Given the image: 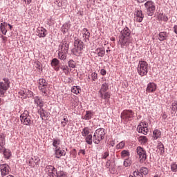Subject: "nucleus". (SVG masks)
Returning <instances> with one entry per match:
<instances>
[{
  "label": "nucleus",
  "instance_id": "nucleus-1",
  "mask_svg": "<svg viewBox=\"0 0 177 177\" xmlns=\"http://www.w3.org/2000/svg\"><path fill=\"white\" fill-rule=\"evenodd\" d=\"M132 39H131V30L128 27H125L120 32V35L119 36L118 44L120 45L121 48H128L129 44H131Z\"/></svg>",
  "mask_w": 177,
  "mask_h": 177
},
{
  "label": "nucleus",
  "instance_id": "nucleus-2",
  "mask_svg": "<svg viewBox=\"0 0 177 177\" xmlns=\"http://www.w3.org/2000/svg\"><path fill=\"white\" fill-rule=\"evenodd\" d=\"M68 48L70 45L68 42L63 41L59 46L58 57L60 60H66L67 59V53H68Z\"/></svg>",
  "mask_w": 177,
  "mask_h": 177
},
{
  "label": "nucleus",
  "instance_id": "nucleus-3",
  "mask_svg": "<svg viewBox=\"0 0 177 177\" xmlns=\"http://www.w3.org/2000/svg\"><path fill=\"white\" fill-rule=\"evenodd\" d=\"M104 136H106V130L103 128L97 129L93 135V143L99 145L104 139Z\"/></svg>",
  "mask_w": 177,
  "mask_h": 177
},
{
  "label": "nucleus",
  "instance_id": "nucleus-4",
  "mask_svg": "<svg viewBox=\"0 0 177 177\" xmlns=\"http://www.w3.org/2000/svg\"><path fill=\"white\" fill-rule=\"evenodd\" d=\"M138 73L141 77L147 75L149 71V64L145 61H140L138 66Z\"/></svg>",
  "mask_w": 177,
  "mask_h": 177
},
{
  "label": "nucleus",
  "instance_id": "nucleus-5",
  "mask_svg": "<svg viewBox=\"0 0 177 177\" xmlns=\"http://www.w3.org/2000/svg\"><path fill=\"white\" fill-rule=\"evenodd\" d=\"M147 15L148 16H153L156 12V3L153 1H148L145 3Z\"/></svg>",
  "mask_w": 177,
  "mask_h": 177
},
{
  "label": "nucleus",
  "instance_id": "nucleus-6",
  "mask_svg": "<svg viewBox=\"0 0 177 177\" xmlns=\"http://www.w3.org/2000/svg\"><path fill=\"white\" fill-rule=\"evenodd\" d=\"M21 122L24 125L30 127L31 125V116L28 111H24V112L20 115Z\"/></svg>",
  "mask_w": 177,
  "mask_h": 177
},
{
  "label": "nucleus",
  "instance_id": "nucleus-7",
  "mask_svg": "<svg viewBox=\"0 0 177 177\" xmlns=\"http://www.w3.org/2000/svg\"><path fill=\"white\" fill-rule=\"evenodd\" d=\"M39 89L43 93V96H48V82L45 79H39Z\"/></svg>",
  "mask_w": 177,
  "mask_h": 177
},
{
  "label": "nucleus",
  "instance_id": "nucleus-8",
  "mask_svg": "<svg viewBox=\"0 0 177 177\" xmlns=\"http://www.w3.org/2000/svg\"><path fill=\"white\" fill-rule=\"evenodd\" d=\"M10 82L8 79H3V81L0 82V96H3L6 93V91L9 89Z\"/></svg>",
  "mask_w": 177,
  "mask_h": 177
},
{
  "label": "nucleus",
  "instance_id": "nucleus-9",
  "mask_svg": "<svg viewBox=\"0 0 177 177\" xmlns=\"http://www.w3.org/2000/svg\"><path fill=\"white\" fill-rule=\"evenodd\" d=\"M137 153L139 156L140 162H145L146 161V158H147V154L146 153V150L142 148V147H137Z\"/></svg>",
  "mask_w": 177,
  "mask_h": 177
},
{
  "label": "nucleus",
  "instance_id": "nucleus-10",
  "mask_svg": "<svg viewBox=\"0 0 177 177\" xmlns=\"http://www.w3.org/2000/svg\"><path fill=\"white\" fill-rule=\"evenodd\" d=\"M133 115H135V113H133L132 110H124L123 113H121V118L131 121L133 118Z\"/></svg>",
  "mask_w": 177,
  "mask_h": 177
},
{
  "label": "nucleus",
  "instance_id": "nucleus-11",
  "mask_svg": "<svg viewBox=\"0 0 177 177\" xmlns=\"http://www.w3.org/2000/svg\"><path fill=\"white\" fill-rule=\"evenodd\" d=\"M45 171L50 177H53V175H55L56 172H57V170L56 169V168H55V167L52 165L46 166Z\"/></svg>",
  "mask_w": 177,
  "mask_h": 177
},
{
  "label": "nucleus",
  "instance_id": "nucleus-12",
  "mask_svg": "<svg viewBox=\"0 0 177 177\" xmlns=\"http://www.w3.org/2000/svg\"><path fill=\"white\" fill-rule=\"evenodd\" d=\"M83 40L85 42H89V38L91 37V32L87 28H83L81 31Z\"/></svg>",
  "mask_w": 177,
  "mask_h": 177
},
{
  "label": "nucleus",
  "instance_id": "nucleus-13",
  "mask_svg": "<svg viewBox=\"0 0 177 177\" xmlns=\"http://www.w3.org/2000/svg\"><path fill=\"white\" fill-rule=\"evenodd\" d=\"M10 170V168L7 164H3L0 165V171L1 172L2 176H6V175L9 174Z\"/></svg>",
  "mask_w": 177,
  "mask_h": 177
},
{
  "label": "nucleus",
  "instance_id": "nucleus-14",
  "mask_svg": "<svg viewBox=\"0 0 177 177\" xmlns=\"http://www.w3.org/2000/svg\"><path fill=\"white\" fill-rule=\"evenodd\" d=\"M46 29L44 27H39L37 30V34L39 38H45L46 37Z\"/></svg>",
  "mask_w": 177,
  "mask_h": 177
},
{
  "label": "nucleus",
  "instance_id": "nucleus-15",
  "mask_svg": "<svg viewBox=\"0 0 177 177\" xmlns=\"http://www.w3.org/2000/svg\"><path fill=\"white\" fill-rule=\"evenodd\" d=\"M144 17L145 16L143 15L142 10H137L135 14L134 20L138 23H142V21H143Z\"/></svg>",
  "mask_w": 177,
  "mask_h": 177
},
{
  "label": "nucleus",
  "instance_id": "nucleus-16",
  "mask_svg": "<svg viewBox=\"0 0 177 177\" xmlns=\"http://www.w3.org/2000/svg\"><path fill=\"white\" fill-rule=\"evenodd\" d=\"M59 64H60V61H59L57 58H54L52 59L51 66L55 71H59V70H60V66H59Z\"/></svg>",
  "mask_w": 177,
  "mask_h": 177
},
{
  "label": "nucleus",
  "instance_id": "nucleus-17",
  "mask_svg": "<svg viewBox=\"0 0 177 177\" xmlns=\"http://www.w3.org/2000/svg\"><path fill=\"white\" fill-rule=\"evenodd\" d=\"M157 89V85L154 83H149L147 87V92L149 93L151 92H155Z\"/></svg>",
  "mask_w": 177,
  "mask_h": 177
},
{
  "label": "nucleus",
  "instance_id": "nucleus-18",
  "mask_svg": "<svg viewBox=\"0 0 177 177\" xmlns=\"http://www.w3.org/2000/svg\"><path fill=\"white\" fill-rule=\"evenodd\" d=\"M55 157L57 158H60L62 156H66V151L63 149H60V148L55 149Z\"/></svg>",
  "mask_w": 177,
  "mask_h": 177
},
{
  "label": "nucleus",
  "instance_id": "nucleus-19",
  "mask_svg": "<svg viewBox=\"0 0 177 177\" xmlns=\"http://www.w3.org/2000/svg\"><path fill=\"white\" fill-rule=\"evenodd\" d=\"M34 102L35 104H37V107H44V101L39 97H35Z\"/></svg>",
  "mask_w": 177,
  "mask_h": 177
},
{
  "label": "nucleus",
  "instance_id": "nucleus-20",
  "mask_svg": "<svg viewBox=\"0 0 177 177\" xmlns=\"http://www.w3.org/2000/svg\"><path fill=\"white\" fill-rule=\"evenodd\" d=\"M107 91H109V82L104 80L99 92H107Z\"/></svg>",
  "mask_w": 177,
  "mask_h": 177
},
{
  "label": "nucleus",
  "instance_id": "nucleus-21",
  "mask_svg": "<svg viewBox=\"0 0 177 177\" xmlns=\"http://www.w3.org/2000/svg\"><path fill=\"white\" fill-rule=\"evenodd\" d=\"M84 48H80V47H75L72 50V53L75 55V56H81L82 55V50Z\"/></svg>",
  "mask_w": 177,
  "mask_h": 177
},
{
  "label": "nucleus",
  "instance_id": "nucleus-22",
  "mask_svg": "<svg viewBox=\"0 0 177 177\" xmlns=\"http://www.w3.org/2000/svg\"><path fill=\"white\" fill-rule=\"evenodd\" d=\"M75 48H79L80 49H84V42L81 41L80 39H77L75 40Z\"/></svg>",
  "mask_w": 177,
  "mask_h": 177
},
{
  "label": "nucleus",
  "instance_id": "nucleus-23",
  "mask_svg": "<svg viewBox=\"0 0 177 177\" xmlns=\"http://www.w3.org/2000/svg\"><path fill=\"white\" fill-rule=\"evenodd\" d=\"M168 38V33L167 32H160L158 35L159 41H166Z\"/></svg>",
  "mask_w": 177,
  "mask_h": 177
},
{
  "label": "nucleus",
  "instance_id": "nucleus-24",
  "mask_svg": "<svg viewBox=\"0 0 177 177\" xmlns=\"http://www.w3.org/2000/svg\"><path fill=\"white\" fill-rule=\"evenodd\" d=\"M100 93V97H101V99H104V100H107V99H110V93L109 92H99Z\"/></svg>",
  "mask_w": 177,
  "mask_h": 177
},
{
  "label": "nucleus",
  "instance_id": "nucleus-25",
  "mask_svg": "<svg viewBox=\"0 0 177 177\" xmlns=\"http://www.w3.org/2000/svg\"><path fill=\"white\" fill-rule=\"evenodd\" d=\"M95 53L100 57H103V56H104V55L106 54V50H104V49L102 48H99L95 50Z\"/></svg>",
  "mask_w": 177,
  "mask_h": 177
},
{
  "label": "nucleus",
  "instance_id": "nucleus-26",
  "mask_svg": "<svg viewBox=\"0 0 177 177\" xmlns=\"http://www.w3.org/2000/svg\"><path fill=\"white\" fill-rule=\"evenodd\" d=\"M158 151L160 154H164L165 153V149L164 148V144H162L161 142L158 143Z\"/></svg>",
  "mask_w": 177,
  "mask_h": 177
},
{
  "label": "nucleus",
  "instance_id": "nucleus-27",
  "mask_svg": "<svg viewBox=\"0 0 177 177\" xmlns=\"http://www.w3.org/2000/svg\"><path fill=\"white\" fill-rule=\"evenodd\" d=\"M153 138L155 140H157V139L161 138V131L158 129H156L153 132Z\"/></svg>",
  "mask_w": 177,
  "mask_h": 177
},
{
  "label": "nucleus",
  "instance_id": "nucleus-28",
  "mask_svg": "<svg viewBox=\"0 0 177 177\" xmlns=\"http://www.w3.org/2000/svg\"><path fill=\"white\" fill-rule=\"evenodd\" d=\"M3 153L7 160H9L10 158V156H12V153L10 152V150L6 149L5 148L3 149Z\"/></svg>",
  "mask_w": 177,
  "mask_h": 177
},
{
  "label": "nucleus",
  "instance_id": "nucleus-29",
  "mask_svg": "<svg viewBox=\"0 0 177 177\" xmlns=\"http://www.w3.org/2000/svg\"><path fill=\"white\" fill-rule=\"evenodd\" d=\"M6 26H8V24L6 22L1 23V26H0V30L1 32H2V34H3L4 35H6V32H8V30H6Z\"/></svg>",
  "mask_w": 177,
  "mask_h": 177
},
{
  "label": "nucleus",
  "instance_id": "nucleus-30",
  "mask_svg": "<svg viewBox=\"0 0 177 177\" xmlns=\"http://www.w3.org/2000/svg\"><path fill=\"white\" fill-rule=\"evenodd\" d=\"M53 177H67V173L63 171H57L55 174L53 175Z\"/></svg>",
  "mask_w": 177,
  "mask_h": 177
},
{
  "label": "nucleus",
  "instance_id": "nucleus-31",
  "mask_svg": "<svg viewBox=\"0 0 177 177\" xmlns=\"http://www.w3.org/2000/svg\"><path fill=\"white\" fill-rule=\"evenodd\" d=\"M131 153H129V151L128 150H123L121 152V157L122 158H129Z\"/></svg>",
  "mask_w": 177,
  "mask_h": 177
},
{
  "label": "nucleus",
  "instance_id": "nucleus-32",
  "mask_svg": "<svg viewBox=\"0 0 177 177\" xmlns=\"http://www.w3.org/2000/svg\"><path fill=\"white\" fill-rule=\"evenodd\" d=\"M171 109V114H175V113H176V111H177V101H174V102H172Z\"/></svg>",
  "mask_w": 177,
  "mask_h": 177
},
{
  "label": "nucleus",
  "instance_id": "nucleus-33",
  "mask_svg": "<svg viewBox=\"0 0 177 177\" xmlns=\"http://www.w3.org/2000/svg\"><path fill=\"white\" fill-rule=\"evenodd\" d=\"M93 117V113L91 111H87L86 112V115H84V120H91Z\"/></svg>",
  "mask_w": 177,
  "mask_h": 177
},
{
  "label": "nucleus",
  "instance_id": "nucleus-34",
  "mask_svg": "<svg viewBox=\"0 0 177 177\" xmlns=\"http://www.w3.org/2000/svg\"><path fill=\"white\" fill-rule=\"evenodd\" d=\"M138 141L141 145H145V143H147V138L145 136H140L138 138Z\"/></svg>",
  "mask_w": 177,
  "mask_h": 177
},
{
  "label": "nucleus",
  "instance_id": "nucleus-35",
  "mask_svg": "<svg viewBox=\"0 0 177 177\" xmlns=\"http://www.w3.org/2000/svg\"><path fill=\"white\" fill-rule=\"evenodd\" d=\"M171 171L172 172L176 173L177 172V164L176 162H174L170 165Z\"/></svg>",
  "mask_w": 177,
  "mask_h": 177
},
{
  "label": "nucleus",
  "instance_id": "nucleus-36",
  "mask_svg": "<svg viewBox=\"0 0 177 177\" xmlns=\"http://www.w3.org/2000/svg\"><path fill=\"white\" fill-rule=\"evenodd\" d=\"M80 87L78 86H74L72 88H71V92L73 93H75V95H78V93H80Z\"/></svg>",
  "mask_w": 177,
  "mask_h": 177
},
{
  "label": "nucleus",
  "instance_id": "nucleus-37",
  "mask_svg": "<svg viewBox=\"0 0 177 177\" xmlns=\"http://www.w3.org/2000/svg\"><path fill=\"white\" fill-rule=\"evenodd\" d=\"M68 67H70L71 68H75V66H77V63H75V62L73 59H70L68 62Z\"/></svg>",
  "mask_w": 177,
  "mask_h": 177
},
{
  "label": "nucleus",
  "instance_id": "nucleus-38",
  "mask_svg": "<svg viewBox=\"0 0 177 177\" xmlns=\"http://www.w3.org/2000/svg\"><path fill=\"white\" fill-rule=\"evenodd\" d=\"M132 164V160L129 158H126L123 162V165L124 167H131V165Z\"/></svg>",
  "mask_w": 177,
  "mask_h": 177
},
{
  "label": "nucleus",
  "instance_id": "nucleus-39",
  "mask_svg": "<svg viewBox=\"0 0 177 177\" xmlns=\"http://www.w3.org/2000/svg\"><path fill=\"white\" fill-rule=\"evenodd\" d=\"M86 142L87 145H92L93 143V140H92V135H88L86 137Z\"/></svg>",
  "mask_w": 177,
  "mask_h": 177
},
{
  "label": "nucleus",
  "instance_id": "nucleus-40",
  "mask_svg": "<svg viewBox=\"0 0 177 177\" xmlns=\"http://www.w3.org/2000/svg\"><path fill=\"white\" fill-rule=\"evenodd\" d=\"M59 145H60V140L55 139L53 140V146L55 147V149H59Z\"/></svg>",
  "mask_w": 177,
  "mask_h": 177
},
{
  "label": "nucleus",
  "instance_id": "nucleus-41",
  "mask_svg": "<svg viewBox=\"0 0 177 177\" xmlns=\"http://www.w3.org/2000/svg\"><path fill=\"white\" fill-rule=\"evenodd\" d=\"M86 135H89V128L85 127L82 129V136H86Z\"/></svg>",
  "mask_w": 177,
  "mask_h": 177
},
{
  "label": "nucleus",
  "instance_id": "nucleus-42",
  "mask_svg": "<svg viewBox=\"0 0 177 177\" xmlns=\"http://www.w3.org/2000/svg\"><path fill=\"white\" fill-rule=\"evenodd\" d=\"M68 123V119L66 117H64V118L61 121L62 127L64 128V127H66V125H67Z\"/></svg>",
  "mask_w": 177,
  "mask_h": 177
},
{
  "label": "nucleus",
  "instance_id": "nucleus-43",
  "mask_svg": "<svg viewBox=\"0 0 177 177\" xmlns=\"http://www.w3.org/2000/svg\"><path fill=\"white\" fill-rule=\"evenodd\" d=\"M140 172L142 174V175H147L149 174V169H147V167H142L140 169Z\"/></svg>",
  "mask_w": 177,
  "mask_h": 177
},
{
  "label": "nucleus",
  "instance_id": "nucleus-44",
  "mask_svg": "<svg viewBox=\"0 0 177 177\" xmlns=\"http://www.w3.org/2000/svg\"><path fill=\"white\" fill-rule=\"evenodd\" d=\"M0 145L5 146V134H0Z\"/></svg>",
  "mask_w": 177,
  "mask_h": 177
},
{
  "label": "nucleus",
  "instance_id": "nucleus-45",
  "mask_svg": "<svg viewBox=\"0 0 177 177\" xmlns=\"http://www.w3.org/2000/svg\"><path fill=\"white\" fill-rule=\"evenodd\" d=\"M124 147H125V142L122 141L116 145V149L118 150H120V149H124Z\"/></svg>",
  "mask_w": 177,
  "mask_h": 177
},
{
  "label": "nucleus",
  "instance_id": "nucleus-46",
  "mask_svg": "<svg viewBox=\"0 0 177 177\" xmlns=\"http://www.w3.org/2000/svg\"><path fill=\"white\" fill-rule=\"evenodd\" d=\"M59 68H61V70H62V71H64L65 74H67V73H68V66H67L66 65H62L59 66Z\"/></svg>",
  "mask_w": 177,
  "mask_h": 177
},
{
  "label": "nucleus",
  "instance_id": "nucleus-47",
  "mask_svg": "<svg viewBox=\"0 0 177 177\" xmlns=\"http://www.w3.org/2000/svg\"><path fill=\"white\" fill-rule=\"evenodd\" d=\"M133 175V177H143V174L139 171H135Z\"/></svg>",
  "mask_w": 177,
  "mask_h": 177
},
{
  "label": "nucleus",
  "instance_id": "nucleus-48",
  "mask_svg": "<svg viewBox=\"0 0 177 177\" xmlns=\"http://www.w3.org/2000/svg\"><path fill=\"white\" fill-rule=\"evenodd\" d=\"M145 129V125L139 124L137 127V131L139 133H143V130Z\"/></svg>",
  "mask_w": 177,
  "mask_h": 177
},
{
  "label": "nucleus",
  "instance_id": "nucleus-49",
  "mask_svg": "<svg viewBox=\"0 0 177 177\" xmlns=\"http://www.w3.org/2000/svg\"><path fill=\"white\" fill-rule=\"evenodd\" d=\"M39 113L40 115L41 120H44V118L46 117V115H45V110H44V109H40L39 111Z\"/></svg>",
  "mask_w": 177,
  "mask_h": 177
},
{
  "label": "nucleus",
  "instance_id": "nucleus-50",
  "mask_svg": "<svg viewBox=\"0 0 177 177\" xmlns=\"http://www.w3.org/2000/svg\"><path fill=\"white\" fill-rule=\"evenodd\" d=\"M91 80L92 81H96V80H97V73H96V72L91 73Z\"/></svg>",
  "mask_w": 177,
  "mask_h": 177
},
{
  "label": "nucleus",
  "instance_id": "nucleus-51",
  "mask_svg": "<svg viewBox=\"0 0 177 177\" xmlns=\"http://www.w3.org/2000/svg\"><path fill=\"white\" fill-rule=\"evenodd\" d=\"M28 164L30 165V167H35V162H34V158H30L28 160Z\"/></svg>",
  "mask_w": 177,
  "mask_h": 177
},
{
  "label": "nucleus",
  "instance_id": "nucleus-52",
  "mask_svg": "<svg viewBox=\"0 0 177 177\" xmlns=\"http://www.w3.org/2000/svg\"><path fill=\"white\" fill-rule=\"evenodd\" d=\"M159 17H161V20H163V21H168V17L164 15H159Z\"/></svg>",
  "mask_w": 177,
  "mask_h": 177
},
{
  "label": "nucleus",
  "instance_id": "nucleus-53",
  "mask_svg": "<svg viewBox=\"0 0 177 177\" xmlns=\"http://www.w3.org/2000/svg\"><path fill=\"white\" fill-rule=\"evenodd\" d=\"M33 158H34L35 165H39L40 160L39 159V158L35 156Z\"/></svg>",
  "mask_w": 177,
  "mask_h": 177
},
{
  "label": "nucleus",
  "instance_id": "nucleus-54",
  "mask_svg": "<svg viewBox=\"0 0 177 177\" xmlns=\"http://www.w3.org/2000/svg\"><path fill=\"white\" fill-rule=\"evenodd\" d=\"M55 3L58 8H62V1L60 0H57Z\"/></svg>",
  "mask_w": 177,
  "mask_h": 177
},
{
  "label": "nucleus",
  "instance_id": "nucleus-55",
  "mask_svg": "<svg viewBox=\"0 0 177 177\" xmlns=\"http://www.w3.org/2000/svg\"><path fill=\"white\" fill-rule=\"evenodd\" d=\"M109 153L108 151L104 152V153L102 155V158H103L104 160H106V158H107V157H109Z\"/></svg>",
  "mask_w": 177,
  "mask_h": 177
},
{
  "label": "nucleus",
  "instance_id": "nucleus-56",
  "mask_svg": "<svg viewBox=\"0 0 177 177\" xmlns=\"http://www.w3.org/2000/svg\"><path fill=\"white\" fill-rule=\"evenodd\" d=\"M147 132H149V129H147V127H144L143 135H147Z\"/></svg>",
  "mask_w": 177,
  "mask_h": 177
},
{
  "label": "nucleus",
  "instance_id": "nucleus-57",
  "mask_svg": "<svg viewBox=\"0 0 177 177\" xmlns=\"http://www.w3.org/2000/svg\"><path fill=\"white\" fill-rule=\"evenodd\" d=\"M106 71L105 69H101L100 74L101 75H106Z\"/></svg>",
  "mask_w": 177,
  "mask_h": 177
},
{
  "label": "nucleus",
  "instance_id": "nucleus-58",
  "mask_svg": "<svg viewBox=\"0 0 177 177\" xmlns=\"http://www.w3.org/2000/svg\"><path fill=\"white\" fill-rule=\"evenodd\" d=\"M62 31L63 34H66V32H67V31H68V29L67 28H64V26H63Z\"/></svg>",
  "mask_w": 177,
  "mask_h": 177
},
{
  "label": "nucleus",
  "instance_id": "nucleus-59",
  "mask_svg": "<svg viewBox=\"0 0 177 177\" xmlns=\"http://www.w3.org/2000/svg\"><path fill=\"white\" fill-rule=\"evenodd\" d=\"M174 32H175L177 35V25H174L173 27Z\"/></svg>",
  "mask_w": 177,
  "mask_h": 177
},
{
  "label": "nucleus",
  "instance_id": "nucleus-60",
  "mask_svg": "<svg viewBox=\"0 0 177 177\" xmlns=\"http://www.w3.org/2000/svg\"><path fill=\"white\" fill-rule=\"evenodd\" d=\"M1 38L3 41V42H6V41H8V37H6L5 36H1Z\"/></svg>",
  "mask_w": 177,
  "mask_h": 177
},
{
  "label": "nucleus",
  "instance_id": "nucleus-61",
  "mask_svg": "<svg viewBox=\"0 0 177 177\" xmlns=\"http://www.w3.org/2000/svg\"><path fill=\"white\" fill-rule=\"evenodd\" d=\"M140 124H141L142 127H143V125H144V127H147V123L146 122H141Z\"/></svg>",
  "mask_w": 177,
  "mask_h": 177
},
{
  "label": "nucleus",
  "instance_id": "nucleus-62",
  "mask_svg": "<svg viewBox=\"0 0 177 177\" xmlns=\"http://www.w3.org/2000/svg\"><path fill=\"white\" fill-rule=\"evenodd\" d=\"M79 153H82V154L85 156V149H80Z\"/></svg>",
  "mask_w": 177,
  "mask_h": 177
},
{
  "label": "nucleus",
  "instance_id": "nucleus-63",
  "mask_svg": "<svg viewBox=\"0 0 177 177\" xmlns=\"http://www.w3.org/2000/svg\"><path fill=\"white\" fill-rule=\"evenodd\" d=\"M110 145H111V146H112V147H113V146H115V142H114V141H111V142H110Z\"/></svg>",
  "mask_w": 177,
  "mask_h": 177
},
{
  "label": "nucleus",
  "instance_id": "nucleus-64",
  "mask_svg": "<svg viewBox=\"0 0 177 177\" xmlns=\"http://www.w3.org/2000/svg\"><path fill=\"white\" fill-rule=\"evenodd\" d=\"M3 145H0V153H2V151L3 150Z\"/></svg>",
  "mask_w": 177,
  "mask_h": 177
}]
</instances>
